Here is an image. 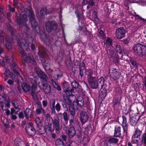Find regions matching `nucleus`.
I'll return each instance as SVG.
<instances>
[{
  "mask_svg": "<svg viewBox=\"0 0 146 146\" xmlns=\"http://www.w3.org/2000/svg\"><path fill=\"white\" fill-rule=\"evenodd\" d=\"M30 82L32 84L31 89L30 86L27 84L24 83L21 85L23 90L26 92L29 91L31 89V95L34 99L36 100V94L35 93V89L36 88V81L35 80H33L31 78Z\"/></svg>",
  "mask_w": 146,
  "mask_h": 146,
  "instance_id": "obj_1",
  "label": "nucleus"
},
{
  "mask_svg": "<svg viewBox=\"0 0 146 146\" xmlns=\"http://www.w3.org/2000/svg\"><path fill=\"white\" fill-rule=\"evenodd\" d=\"M88 81L89 85L93 89H98L100 86L101 87V89H102L103 87L105 86V85H104V79L102 77L100 78L98 80L95 77L90 78Z\"/></svg>",
  "mask_w": 146,
  "mask_h": 146,
  "instance_id": "obj_2",
  "label": "nucleus"
},
{
  "mask_svg": "<svg viewBox=\"0 0 146 146\" xmlns=\"http://www.w3.org/2000/svg\"><path fill=\"white\" fill-rule=\"evenodd\" d=\"M17 19L16 20V22L19 26L23 24V26L25 28L26 33H27L30 30V28L28 24L26 23L23 24V23L26 22L28 20L27 15L26 14H23L22 15L19 14L17 15Z\"/></svg>",
  "mask_w": 146,
  "mask_h": 146,
  "instance_id": "obj_3",
  "label": "nucleus"
},
{
  "mask_svg": "<svg viewBox=\"0 0 146 146\" xmlns=\"http://www.w3.org/2000/svg\"><path fill=\"white\" fill-rule=\"evenodd\" d=\"M133 49L135 52L141 56L146 55V46L144 45L136 44L133 46Z\"/></svg>",
  "mask_w": 146,
  "mask_h": 146,
  "instance_id": "obj_4",
  "label": "nucleus"
},
{
  "mask_svg": "<svg viewBox=\"0 0 146 146\" xmlns=\"http://www.w3.org/2000/svg\"><path fill=\"white\" fill-rule=\"evenodd\" d=\"M29 6V9L28 11V17L29 18V21L31 24V26L33 29L36 31V22L35 20L34 14L31 8V6H30V5Z\"/></svg>",
  "mask_w": 146,
  "mask_h": 146,
  "instance_id": "obj_5",
  "label": "nucleus"
},
{
  "mask_svg": "<svg viewBox=\"0 0 146 146\" xmlns=\"http://www.w3.org/2000/svg\"><path fill=\"white\" fill-rule=\"evenodd\" d=\"M46 30L47 31L50 33L53 31H55L57 28L56 23L53 21H48L45 24Z\"/></svg>",
  "mask_w": 146,
  "mask_h": 146,
  "instance_id": "obj_6",
  "label": "nucleus"
},
{
  "mask_svg": "<svg viewBox=\"0 0 146 146\" xmlns=\"http://www.w3.org/2000/svg\"><path fill=\"white\" fill-rule=\"evenodd\" d=\"M32 123H29L26 126L25 129L27 133L29 135L33 136L36 133L35 130L33 126Z\"/></svg>",
  "mask_w": 146,
  "mask_h": 146,
  "instance_id": "obj_7",
  "label": "nucleus"
},
{
  "mask_svg": "<svg viewBox=\"0 0 146 146\" xmlns=\"http://www.w3.org/2000/svg\"><path fill=\"white\" fill-rule=\"evenodd\" d=\"M38 86L40 90L43 89L44 92L46 94L49 93L51 91V86L47 83H44L43 82L38 83Z\"/></svg>",
  "mask_w": 146,
  "mask_h": 146,
  "instance_id": "obj_8",
  "label": "nucleus"
},
{
  "mask_svg": "<svg viewBox=\"0 0 146 146\" xmlns=\"http://www.w3.org/2000/svg\"><path fill=\"white\" fill-rule=\"evenodd\" d=\"M125 33L124 28L121 27L116 29L115 34L117 38L121 39L125 37Z\"/></svg>",
  "mask_w": 146,
  "mask_h": 146,
  "instance_id": "obj_9",
  "label": "nucleus"
},
{
  "mask_svg": "<svg viewBox=\"0 0 146 146\" xmlns=\"http://www.w3.org/2000/svg\"><path fill=\"white\" fill-rule=\"evenodd\" d=\"M80 113V120L82 124H83L87 121L88 116L86 111L82 110H79Z\"/></svg>",
  "mask_w": 146,
  "mask_h": 146,
  "instance_id": "obj_10",
  "label": "nucleus"
},
{
  "mask_svg": "<svg viewBox=\"0 0 146 146\" xmlns=\"http://www.w3.org/2000/svg\"><path fill=\"white\" fill-rule=\"evenodd\" d=\"M40 120V118L37 117V131L39 134L42 135L46 132V131L45 128L42 125V123Z\"/></svg>",
  "mask_w": 146,
  "mask_h": 146,
  "instance_id": "obj_11",
  "label": "nucleus"
},
{
  "mask_svg": "<svg viewBox=\"0 0 146 146\" xmlns=\"http://www.w3.org/2000/svg\"><path fill=\"white\" fill-rule=\"evenodd\" d=\"M11 69L13 71L17 76L20 75L19 71H20L21 69L18 67L16 62L13 60L12 61L10 65Z\"/></svg>",
  "mask_w": 146,
  "mask_h": 146,
  "instance_id": "obj_12",
  "label": "nucleus"
},
{
  "mask_svg": "<svg viewBox=\"0 0 146 146\" xmlns=\"http://www.w3.org/2000/svg\"><path fill=\"white\" fill-rule=\"evenodd\" d=\"M37 75L38 77L44 82H46L48 80V78L46 75L45 74L40 68H37Z\"/></svg>",
  "mask_w": 146,
  "mask_h": 146,
  "instance_id": "obj_13",
  "label": "nucleus"
},
{
  "mask_svg": "<svg viewBox=\"0 0 146 146\" xmlns=\"http://www.w3.org/2000/svg\"><path fill=\"white\" fill-rule=\"evenodd\" d=\"M62 76V72L59 69H56L54 71L53 75H52V77L54 79V80H58L60 79Z\"/></svg>",
  "mask_w": 146,
  "mask_h": 146,
  "instance_id": "obj_14",
  "label": "nucleus"
},
{
  "mask_svg": "<svg viewBox=\"0 0 146 146\" xmlns=\"http://www.w3.org/2000/svg\"><path fill=\"white\" fill-rule=\"evenodd\" d=\"M80 34L85 35L88 37L90 36V33L87 30L85 26L80 27L78 29Z\"/></svg>",
  "mask_w": 146,
  "mask_h": 146,
  "instance_id": "obj_15",
  "label": "nucleus"
},
{
  "mask_svg": "<svg viewBox=\"0 0 146 146\" xmlns=\"http://www.w3.org/2000/svg\"><path fill=\"white\" fill-rule=\"evenodd\" d=\"M118 142V139L114 137H111L108 139L105 142V145L106 146H111V144L116 143Z\"/></svg>",
  "mask_w": 146,
  "mask_h": 146,
  "instance_id": "obj_16",
  "label": "nucleus"
},
{
  "mask_svg": "<svg viewBox=\"0 0 146 146\" xmlns=\"http://www.w3.org/2000/svg\"><path fill=\"white\" fill-rule=\"evenodd\" d=\"M24 114L25 119L27 121L29 120L30 117L32 118L33 115L32 110L29 108H27L24 111Z\"/></svg>",
  "mask_w": 146,
  "mask_h": 146,
  "instance_id": "obj_17",
  "label": "nucleus"
},
{
  "mask_svg": "<svg viewBox=\"0 0 146 146\" xmlns=\"http://www.w3.org/2000/svg\"><path fill=\"white\" fill-rule=\"evenodd\" d=\"M122 122L121 125L123 127V132L125 133L126 134L127 133V131L128 128V125L127 123V118L124 116H122Z\"/></svg>",
  "mask_w": 146,
  "mask_h": 146,
  "instance_id": "obj_18",
  "label": "nucleus"
},
{
  "mask_svg": "<svg viewBox=\"0 0 146 146\" xmlns=\"http://www.w3.org/2000/svg\"><path fill=\"white\" fill-rule=\"evenodd\" d=\"M3 70L5 71L4 74L5 76L4 78L5 80H6L7 79V77H11L12 78H13V77L15 79V75H13V73L11 72L7 68H4L3 69Z\"/></svg>",
  "mask_w": 146,
  "mask_h": 146,
  "instance_id": "obj_19",
  "label": "nucleus"
},
{
  "mask_svg": "<svg viewBox=\"0 0 146 146\" xmlns=\"http://www.w3.org/2000/svg\"><path fill=\"white\" fill-rule=\"evenodd\" d=\"M38 54L40 58H44L46 55V52L45 48L42 46L38 47Z\"/></svg>",
  "mask_w": 146,
  "mask_h": 146,
  "instance_id": "obj_20",
  "label": "nucleus"
},
{
  "mask_svg": "<svg viewBox=\"0 0 146 146\" xmlns=\"http://www.w3.org/2000/svg\"><path fill=\"white\" fill-rule=\"evenodd\" d=\"M76 132L75 128L73 127H70L68 129V137L71 138L74 137L75 135Z\"/></svg>",
  "mask_w": 146,
  "mask_h": 146,
  "instance_id": "obj_21",
  "label": "nucleus"
},
{
  "mask_svg": "<svg viewBox=\"0 0 146 146\" xmlns=\"http://www.w3.org/2000/svg\"><path fill=\"white\" fill-rule=\"evenodd\" d=\"M25 62L28 63L31 62L33 64L36 63V61L34 58L33 56L31 55H29L27 56L25 58Z\"/></svg>",
  "mask_w": 146,
  "mask_h": 146,
  "instance_id": "obj_22",
  "label": "nucleus"
},
{
  "mask_svg": "<svg viewBox=\"0 0 146 146\" xmlns=\"http://www.w3.org/2000/svg\"><path fill=\"white\" fill-rule=\"evenodd\" d=\"M37 105H38L37 106V114L42 113L44 115L45 113V112L44 109L42 108L40 102L37 101Z\"/></svg>",
  "mask_w": 146,
  "mask_h": 146,
  "instance_id": "obj_23",
  "label": "nucleus"
},
{
  "mask_svg": "<svg viewBox=\"0 0 146 146\" xmlns=\"http://www.w3.org/2000/svg\"><path fill=\"white\" fill-rule=\"evenodd\" d=\"M17 44L20 48L23 49L25 48V47L28 45V44L25 42V40L22 39H19L18 41Z\"/></svg>",
  "mask_w": 146,
  "mask_h": 146,
  "instance_id": "obj_24",
  "label": "nucleus"
},
{
  "mask_svg": "<svg viewBox=\"0 0 146 146\" xmlns=\"http://www.w3.org/2000/svg\"><path fill=\"white\" fill-rule=\"evenodd\" d=\"M107 90L106 86L104 87V88L102 90L101 93L100 94L99 96L100 98H101V100H103L105 98L107 94Z\"/></svg>",
  "mask_w": 146,
  "mask_h": 146,
  "instance_id": "obj_25",
  "label": "nucleus"
},
{
  "mask_svg": "<svg viewBox=\"0 0 146 146\" xmlns=\"http://www.w3.org/2000/svg\"><path fill=\"white\" fill-rule=\"evenodd\" d=\"M121 127L118 126H116L115 128L114 136L115 137H119L121 135Z\"/></svg>",
  "mask_w": 146,
  "mask_h": 146,
  "instance_id": "obj_26",
  "label": "nucleus"
},
{
  "mask_svg": "<svg viewBox=\"0 0 146 146\" xmlns=\"http://www.w3.org/2000/svg\"><path fill=\"white\" fill-rule=\"evenodd\" d=\"M74 103L76 104L78 106L80 107L82 106L84 104V99L82 97H78L76 101Z\"/></svg>",
  "mask_w": 146,
  "mask_h": 146,
  "instance_id": "obj_27",
  "label": "nucleus"
},
{
  "mask_svg": "<svg viewBox=\"0 0 146 146\" xmlns=\"http://www.w3.org/2000/svg\"><path fill=\"white\" fill-rule=\"evenodd\" d=\"M41 60L45 70H47L50 69V63L48 61L44 59Z\"/></svg>",
  "mask_w": 146,
  "mask_h": 146,
  "instance_id": "obj_28",
  "label": "nucleus"
},
{
  "mask_svg": "<svg viewBox=\"0 0 146 146\" xmlns=\"http://www.w3.org/2000/svg\"><path fill=\"white\" fill-rule=\"evenodd\" d=\"M46 133H51L52 132L54 129V127L52 126L51 123H48V125L46 126L45 127Z\"/></svg>",
  "mask_w": 146,
  "mask_h": 146,
  "instance_id": "obj_29",
  "label": "nucleus"
},
{
  "mask_svg": "<svg viewBox=\"0 0 146 146\" xmlns=\"http://www.w3.org/2000/svg\"><path fill=\"white\" fill-rule=\"evenodd\" d=\"M53 126L54 127V128L56 131H59L60 130V125L59 121L56 118L54 119L53 122L52 123Z\"/></svg>",
  "mask_w": 146,
  "mask_h": 146,
  "instance_id": "obj_30",
  "label": "nucleus"
},
{
  "mask_svg": "<svg viewBox=\"0 0 146 146\" xmlns=\"http://www.w3.org/2000/svg\"><path fill=\"white\" fill-rule=\"evenodd\" d=\"M120 76V74L119 72L115 71L113 72L110 75L111 77L114 80L118 79Z\"/></svg>",
  "mask_w": 146,
  "mask_h": 146,
  "instance_id": "obj_31",
  "label": "nucleus"
},
{
  "mask_svg": "<svg viewBox=\"0 0 146 146\" xmlns=\"http://www.w3.org/2000/svg\"><path fill=\"white\" fill-rule=\"evenodd\" d=\"M142 131L138 128H137L135 131L134 134L133 135V138H138L140 137Z\"/></svg>",
  "mask_w": 146,
  "mask_h": 146,
  "instance_id": "obj_32",
  "label": "nucleus"
},
{
  "mask_svg": "<svg viewBox=\"0 0 146 146\" xmlns=\"http://www.w3.org/2000/svg\"><path fill=\"white\" fill-rule=\"evenodd\" d=\"M86 74L88 75V80H89V79H90V78L96 77L95 76H93V71L90 69L86 70Z\"/></svg>",
  "mask_w": 146,
  "mask_h": 146,
  "instance_id": "obj_33",
  "label": "nucleus"
},
{
  "mask_svg": "<svg viewBox=\"0 0 146 146\" xmlns=\"http://www.w3.org/2000/svg\"><path fill=\"white\" fill-rule=\"evenodd\" d=\"M80 75L81 78L84 76V73H86V70L84 66V64H83L82 66L80 67Z\"/></svg>",
  "mask_w": 146,
  "mask_h": 146,
  "instance_id": "obj_34",
  "label": "nucleus"
},
{
  "mask_svg": "<svg viewBox=\"0 0 146 146\" xmlns=\"http://www.w3.org/2000/svg\"><path fill=\"white\" fill-rule=\"evenodd\" d=\"M5 46L8 50H11L12 49L11 41L10 39L6 40Z\"/></svg>",
  "mask_w": 146,
  "mask_h": 146,
  "instance_id": "obj_35",
  "label": "nucleus"
},
{
  "mask_svg": "<svg viewBox=\"0 0 146 146\" xmlns=\"http://www.w3.org/2000/svg\"><path fill=\"white\" fill-rule=\"evenodd\" d=\"M38 29H39V31H40L39 33V35L40 36V37L43 41H45L47 39V36L46 35L43 33L42 31H40V29L39 27Z\"/></svg>",
  "mask_w": 146,
  "mask_h": 146,
  "instance_id": "obj_36",
  "label": "nucleus"
},
{
  "mask_svg": "<svg viewBox=\"0 0 146 146\" xmlns=\"http://www.w3.org/2000/svg\"><path fill=\"white\" fill-rule=\"evenodd\" d=\"M22 142H23V141L19 137H17L14 140V144L16 146L21 145Z\"/></svg>",
  "mask_w": 146,
  "mask_h": 146,
  "instance_id": "obj_37",
  "label": "nucleus"
},
{
  "mask_svg": "<svg viewBox=\"0 0 146 146\" xmlns=\"http://www.w3.org/2000/svg\"><path fill=\"white\" fill-rule=\"evenodd\" d=\"M130 122L131 125L135 126L136 125L137 122V120L136 117L135 116L130 117Z\"/></svg>",
  "mask_w": 146,
  "mask_h": 146,
  "instance_id": "obj_38",
  "label": "nucleus"
},
{
  "mask_svg": "<svg viewBox=\"0 0 146 146\" xmlns=\"http://www.w3.org/2000/svg\"><path fill=\"white\" fill-rule=\"evenodd\" d=\"M56 146H65L64 143L62 139H57L56 141Z\"/></svg>",
  "mask_w": 146,
  "mask_h": 146,
  "instance_id": "obj_39",
  "label": "nucleus"
},
{
  "mask_svg": "<svg viewBox=\"0 0 146 146\" xmlns=\"http://www.w3.org/2000/svg\"><path fill=\"white\" fill-rule=\"evenodd\" d=\"M71 85L72 88L76 89L80 86L79 84L75 80L71 82Z\"/></svg>",
  "mask_w": 146,
  "mask_h": 146,
  "instance_id": "obj_40",
  "label": "nucleus"
},
{
  "mask_svg": "<svg viewBox=\"0 0 146 146\" xmlns=\"http://www.w3.org/2000/svg\"><path fill=\"white\" fill-rule=\"evenodd\" d=\"M74 105H73L68 107L70 114L73 117L75 115V109L74 108Z\"/></svg>",
  "mask_w": 146,
  "mask_h": 146,
  "instance_id": "obj_41",
  "label": "nucleus"
},
{
  "mask_svg": "<svg viewBox=\"0 0 146 146\" xmlns=\"http://www.w3.org/2000/svg\"><path fill=\"white\" fill-rule=\"evenodd\" d=\"M47 9L43 8L40 11V16L41 18H44V15L46 14Z\"/></svg>",
  "mask_w": 146,
  "mask_h": 146,
  "instance_id": "obj_42",
  "label": "nucleus"
},
{
  "mask_svg": "<svg viewBox=\"0 0 146 146\" xmlns=\"http://www.w3.org/2000/svg\"><path fill=\"white\" fill-rule=\"evenodd\" d=\"M141 142L144 146H146V133H144L142 135Z\"/></svg>",
  "mask_w": 146,
  "mask_h": 146,
  "instance_id": "obj_43",
  "label": "nucleus"
},
{
  "mask_svg": "<svg viewBox=\"0 0 146 146\" xmlns=\"http://www.w3.org/2000/svg\"><path fill=\"white\" fill-rule=\"evenodd\" d=\"M51 80L52 84L54 88L57 90H61V88L60 86L58 85L54 81L53 79L52 78Z\"/></svg>",
  "mask_w": 146,
  "mask_h": 146,
  "instance_id": "obj_44",
  "label": "nucleus"
},
{
  "mask_svg": "<svg viewBox=\"0 0 146 146\" xmlns=\"http://www.w3.org/2000/svg\"><path fill=\"white\" fill-rule=\"evenodd\" d=\"M62 115L64 121L66 123H67L68 120V117L67 113L66 112H64L63 113Z\"/></svg>",
  "mask_w": 146,
  "mask_h": 146,
  "instance_id": "obj_45",
  "label": "nucleus"
},
{
  "mask_svg": "<svg viewBox=\"0 0 146 146\" xmlns=\"http://www.w3.org/2000/svg\"><path fill=\"white\" fill-rule=\"evenodd\" d=\"M120 100L119 99H116L113 102V104L114 106L116 107H119L120 105Z\"/></svg>",
  "mask_w": 146,
  "mask_h": 146,
  "instance_id": "obj_46",
  "label": "nucleus"
},
{
  "mask_svg": "<svg viewBox=\"0 0 146 146\" xmlns=\"http://www.w3.org/2000/svg\"><path fill=\"white\" fill-rule=\"evenodd\" d=\"M11 103L12 104V105L15 109H18L19 106L17 102L13 100H11Z\"/></svg>",
  "mask_w": 146,
  "mask_h": 146,
  "instance_id": "obj_47",
  "label": "nucleus"
},
{
  "mask_svg": "<svg viewBox=\"0 0 146 146\" xmlns=\"http://www.w3.org/2000/svg\"><path fill=\"white\" fill-rule=\"evenodd\" d=\"M65 102L67 104L68 107L74 105V104H72V101L70 98L67 100L66 101H65Z\"/></svg>",
  "mask_w": 146,
  "mask_h": 146,
  "instance_id": "obj_48",
  "label": "nucleus"
},
{
  "mask_svg": "<svg viewBox=\"0 0 146 146\" xmlns=\"http://www.w3.org/2000/svg\"><path fill=\"white\" fill-rule=\"evenodd\" d=\"M69 87V84H68L67 82H65L63 83L62 88L64 90H66L68 89Z\"/></svg>",
  "mask_w": 146,
  "mask_h": 146,
  "instance_id": "obj_49",
  "label": "nucleus"
},
{
  "mask_svg": "<svg viewBox=\"0 0 146 146\" xmlns=\"http://www.w3.org/2000/svg\"><path fill=\"white\" fill-rule=\"evenodd\" d=\"M112 40L110 38H108L106 40V44L109 46H111L112 44Z\"/></svg>",
  "mask_w": 146,
  "mask_h": 146,
  "instance_id": "obj_50",
  "label": "nucleus"
},
{
  "mask_svg": "<svg viewBox=\"0 0 146 146\" xmlns=\"http://www.w3.org/2000/svg\"><path fill=\"white\" fill-rule=\"evenodd\" d=\"M91 20L93 21L96 25H97L99 23V20L98 17L92 18Z\"/></svg>",
  "mask_w": 146,
  "mask_h": 146,
  "instance_id": "obj_51",
  "label": "nucleus"
},
{
  "mask_svg": "<svg viewBox=\"0 0 146 146\" xmlns=\"http://www.w3.org/2000/svg\"><path fill=\"white\" fill-rule=\"evenodd\" d=\"M130 62L131 64L133 66L135 67H137L138 66V64L134 60L131 59L130 60Z\"/></svg>",
  "mask_w": 146,
  "mask_h": 146,
  "instance_id": "obj_52",
  "label": "nucleus"
},
{
  "mask_svg": "<svg viewBox=\"0 0 146 146\" xmlns=\"http://www.w3.org/2000/svg\"><path fill=\"white\" fill-rule=\"evenodd\" d=\"M9 32L11 33V36H13V35H14L15 31V29H14L13 28H12L11 27H10L9 29Z\"/></svg>",
  "mask_w": 146,
  "mask_h": 146,
  "instance_id": "obj_53",
  "label": "nucleus"
},
{
  "mask_svg": "<svg viewBox=\"0 0 146 146\" xmlns=\"http://www.w3.org/2000/svg\"><path fill=\"white\" fill-rule=\"evenodd\" d=\"M83 87L86 89L87 90H89V87L88 84L85 82H82Z\"/></svg>",
  "mask_w": 146,
  "mask_h": 146,
  "instance_id": "obj_54",
  "label": "nucleus"
},
{
  "mask_svg": "<svg viewBox=\"0 0 146 146\" xmlns=\"http://www.w3.org/2000/svg\"><path fill=\"white\" fill-rule=\"evenodd\" d=\"M55 108L56 110L58 112H59L60 110L61 106L59 103H58L56 104Z\"/></svg>",
  "mask_w": 146,
  "mask_h": 146,
  "instance_id": "obj_55",
  "label": "nucleus"
},
{
  "mask_svg": "<svg viewBox=\"0 0 146 146\" xmlns=\"http://www.w3.org/2000/svg\"><path fill=\"white\" fill-rule=\"evenodd\" d=\"M1 94L3 95H1V96L2 99H4L8 97V95L4 92H3Z\"/></svg>",
  "mask_w": 146,
  "mask_h": 146,
  "instance_id": "obj_56",
  "label": "nucleus"
},
{
  "mask_svg": "<svg viewBox=\"0 0 146 146\" xmlns=\"http://www.w3.org/2000/svg\"><path fill=\"white\" fill-rule=\"evenodd\" d=\"M55 101L54 99H53L50 101V105L51 107H55Z\"/></svg>",
  "mask_w": 146,
  "mask_h": 146,
  "instance_id": "obj_57",
  "label": "nucleus"
},
{
  "mask_svg": "<svg viewBox=\"0 0 146 146\" xmlns=\"http://www.w3.org/2000/svg\"><path fill=\"white\" fill-rule=\"evenodd\" d=\"M88 4L90 5L91 7L95 5V4L94 1L92 0H89Z\"/></svg>",
  "mask_w": 146,
  "mask_h": 146,
  "instance_id": "obj_58",
  "label": "nucleus"
},
{
  "mask_svg": "<svg viewBox=\"0 0 146 146\" xmlns=\"http://www.w3.org/2000/svg\"><path fill=\"white\" fill-rule=\"evenodd\" d=\"M13 6L15 7H17L19 3L18 1L17 0H13Z\"/></svg>",
  "mask_w": 146,
  "mask_h": 146,
  "instance_id": "obj_59",
  "label": "nucleus"
},
{
  "mask_svg": "<svg viewBox=\"0 0 146 146\" xmlns=\"http://www.w3.org/2000/svg\"><path fill=\"white\" fill-rule=\"evenodd\" d=\"M18 116L19 118H21L22 119L24 118V116L23 112H20L18 114Z\"/></svg>",
  "mask_w": 146,
  "mask_h": 146,
  "instance_id": "obj_60",
  "label": "nucleus"
},
{
  "mask_svg": "<svg viewBox=\"0 0 146 146\" xmlns=\"http://www.w3.org/2000/svg\"><path fill=\"white\" fill-rule=\"evenodd\" d=\"M4 37L2 35H0V42L2 44H4Z\"/></svg>",
  "mask_w": 146,
  "mask_h": 146,
  "instance_id": "obj_61",
  "label": "nucleus"
},
{
  "mask_svg": "<svg viewBox=\"0 0 146 146\" xmlns=\"http://www.w3.org/2000/svg\"><path fill=\"white\" fill-rule=\"evenodd\" d=\"M115 49L117 52L120 53L121 52V48L119 45H117L116 46Z\"/></svg>",
  "mask_w": 146,
  "mask_h": 146,
  "instance_id": "obj_62",
  "label": "nucleus"
},
{
  "mask_svg": "<svg viewBox=\"0 0 146 146\" xmlns=\"http://www.w3.org/2000/svg\"><path fill=\"white\" fill-rule=\"evenodd\" d=\"M19 51L23 57H24L25 56V53L24 50H19Z\"/></svg>",
  "mask_w": 146,
  "mask_h": 146,
  "instance_id": "obj_63",
  "label": "nucleus"
},
{
  "mask_svg": "<svg viewBox=\"0 0 146 146\" xmlns=\"http://www.w3.org/2000/svg\"><path fill=\"white\" fill-rule=\"evenodd\" d=\"M62 105L64 109L66 108L67 110L68 109V108L67 105V104L65 102L63 101L62 102Z\"/></svg>",
  "mask_w": 146,
  "mask_h": 146,
  "instance_id": "obj_64",
  "label": "nucleus"
}]
</instances>
